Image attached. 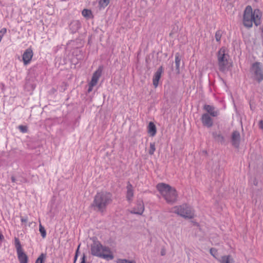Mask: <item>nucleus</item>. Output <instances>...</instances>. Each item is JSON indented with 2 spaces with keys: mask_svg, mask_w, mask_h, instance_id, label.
<instances>
[{
  "mask_svg": "<svg viewBox=\"0 0 263 263\" xmlns=\"http://www.w3.org/2000/svg\"><path fill=\"white\" fill-rule=\"evenodd\" d=\"M262 13L259 9H253L251 6H247L243 13L242 23L245 27L250 28L253 24L256 26L261 24Z\"/></svg>",
  "mask_w": 263,
  "mask_h": 263,
  "instance_id": "1",
  "label": "nucleus"
},
{
  "mask_svg": "<svg viewBox=\"0 0 263 263\" xmlns=\"http://www.w3.org/2000/svg\"><path fill=\"white\" fill-rule=\"evenodd\" d=\"M112 202V195L106 191H101L95 195L93 205L101 212L105 211L106 206Z\"/></svg>",
  "mask_w": 263,
  "mask_h": 263,
  "instance_id": "2",
  "label": "nucleus"
},
{
  "mask_svg": "<svg viewBox=\"0 0 263 263\" xmlns=\"http://www.w3.org/2000/svg\"><path fill=\"white\" fill-rule=\"evenodd\" d=\"M91 254L107 260H111L114 256L110 249L106 246H103L99 241H95L91 246Z\"/></svg>",
  "mask_w": 263,
  "mask_h": 263,
  "instance_id": "3",
  "label": "nucleus"
},
{
  "mask_svg": "<svg viewBox=\"0 0 263 263\" xmlns=\"http://www.w3.org/2000/svg\"><path fill=\"white\" fill-rule=\"evenodd\" d=\"M156 188L167 202L173 203L177 200V194L175 188L164 183H158Z\"/></svg>",
  "mask_w": 263,
  "mask_h": 263,
  "instance_id": "4",
  "label": "nucleus"
},
{
  "mask_svg": "<svg viewBox=\"0 0 263 263\" xmlns=\"http://www.w3.org/2000/svg\"><path fill=\"white\" fill-rule=\"evenodd\" d=\"M172 211L185 218L192 219L195 217L194 210L187 204L174 206Z\"/></svg>",
  "mask_w": 263,
  "mask_h": 263,
  "instance_id": "5",
  "label": "nucleus"
},
{
  "mask_svg": "<svg viewBox=\"0 0 263 263\" xmlns=\"http://www.w3.org/2000/svg\"><path fill=\"white\" fill-rule=\"evenodd\" d=\"M229 55L226 48H221L218 52V63L219 70L224 71L231 66L229 62Z\"/></svg>",
  "mask_w": 263,
  "mask_h": 263,
  "instance_id": "6",
  "label": "nucleus"
},
{
  "mask_svg": "<svg viewBox=\"0 0 263 263\" xmlns=\"http://www.w3.org/2000/svg\"><path fill=\"white\" fill-rule=\"evenodd\" d=\"M251 72L254 80L256 81L259 83L263 80V71L260 63H253L251 68Z\"/></svg>",
  "mask_w": 263,
  "mask_h": 263,
  "instance_id": "7",
  "label": "nucleus"
},
{
  "mask_svg": "<svg viewBox=\"0 0 263 263\" xmlns=\"http://www.w3.org/2000/svg\"><path fill=\"white\" fill-rule=\"evenodd\" d=\"M33 56V50L31 48L26 49L22 55V60L24 65H27L30 63Z\"/></svg>",
  "mask_w": 263,
  "mask_h": 263,
  "instance_id": "8",
  "label": "nucleus"
},
{
  "mask_svg": "<svg viewBox=\"0 0 263 263\" xmlns=\"http://www.w3.org/2000/svg\"><path fill=\"white\" fill-rule=\"evenodd\" d=\"M144 211V206L142 200H138L137 203L136 207L134 208L130 213L133 214L142 215Z\"/></svg>",
  "mask_w": 263,
  "mask_h": 263,
  "instance_id": "9",
  "label": "nucleus"
},
{
  "mask_svg": "<svg viewBox=\"0 0 263 263\" xmlns=\"http://www.w3.org/2000/svg\"><path fill=\"white\" fill-rule=\"evenodd\" d=\"M202 123L204 126L211 127L213 125V120L210 116L207 114H203L201 118Z\"/></svg>",
  "mask_w": 263,
  "mask_h": 263,
  "instance_id": "10",
  "label": "nucleus"
},
{
  "mask_svg": "<svg viewBox=\"0 0 263 263\" xmlns=\"http://www.w3.org/2000/svg\"><path fill=\"white\" fill-rule=\"evenodd\" d=\"M163 72L162 66H160L154 74L153 78V83L155 88H156L159 83V81L161 78V74Z\"/></svg>",
  "mask_w": 263,
  "mask_h": 263,
  "instance_id": "11",
  "label": "nucleus"
},
{
  "mask_svg": "<svg viewBox=\"0 0 263 263\" xmlns=\"http://www.w3.org/2000/svg\"><path fill=\"white\" fill-rule=\"evenodd\" d=\"M203 109L207 112V114L212 117H215L219 115L218 110L215 109V107L213 106L205 105L203 106Z\"/></svg>",
  "mask_w": 263,
  "mask_h": 263,
  "instance_id": "12",
  "label": "nucleus"
},
{
  "mask_svg": "<svg viewBox=\"0 0 263 263\" xmlns=\"http://www.w3.org/2000/svg\"><path fill=\"white\" fill-rule=\"evenodd\" d=\"M101 73L102 70L101 69H98L93 73L91 80L89 83L90 84H91V85L95 86L97 85L98 80L101 77Z\"/></svg>",
  "mask_w": 263,
  "mask_h": 263,
  "instance_id": "13",
  "label": "nucleus"
},
{
  "mask_svg": "<svg viewBox=\"0 0 263 263\" xmlns=\"http://www.w3.org/2000/svg\"><path fill=\"white\" fill-rule=\"evenodd\" d=\"M127 192L126 197L127 201L130 203L133 201L134 197V190L132 185L130 183H128L126 187Z\"/></svg>",
  "mask_w": 263,
  "mask_h": 263,
  "instance_id": "14",
  "label": "nucleus"
},
{
  "mask_svg": "<svg viewBox=\"0 0 263 263\" xmlns=\"http://www.w3.org/2000/svg\"><path fill=\"white\" fill-rule=\"evenodd\" d=\"M232 140L233 145L236 147H238L240 141V134L238 132L235 131L233 133Z\"/></svg>",
  "mask_w": 263,
  "mask_h": 263,
  "instance_id": "15",
  "label": "nucleus"
},
{
  "mask_svg": "<svg viewBox=\"0 0 263 263\" xmlns=\"http://www.w3.org/2000/svg\"><path fill=\"white\" fill-rule=\"evenodd\" d=\"M147 132L150 136L154 137L157 133V129L155 124L150 122L147 126Z\"/></svg>",
  "mask_w": 263,
  "mask_h": 263,
  "instance_id": "16",
  "label": "nucleus"
},
{
  "mask_svg": "<svg viewBox=\"0 0 263 263\" xmlns=\"http://www.w3.org/2000/svg\"><path fill=\"white\" fill-rule=\"evenodd\" d=\"M18 259L20 263H28L27 255L23 251L17 253Z\"/></svg>",
  "mask_w": 263,
  "mask_h": 263,
  "instance_id": "17",
  "label": "nucleus"
},
{
  "mask_svg": "<svg viewBox=\"0 0 263 263\" xmlns=\"http://www.w3.org/2000/svg\"><path fill=\"white\" fill-rule=\"evenodd\" d=\"M219 261L220 263H234V260L230 255L222 256Z\"/></svg>",
  "mask_w": 263,
  "mask_h": 263,
  "instance_id": "18",
  "label": "nucleus"
},
{
  "mask_svg": "<svg viewBox=\"0 0 263 263\" xmlns=\"http://www.w3.org/2000/svg\"><path fill=\"white\" fill-rule=\"evenodd\" d=\"M82 14L84 17L87 18H89L92 17L91 11L90 10L87 9H84V10H83V11H82Z\"/></svg>",
  "mask_w": 263,
  "mask_h": 263,
  "instance_id": "19",
  "label": "nucleus"
},
{
  "mask_svg": "<svg viewBox=\"0 0 263 263\" xmlns=\"http://www.w3.org/2000/svg\"><path fill=\"white\" fill-rule=\"evenodd\" d=\"M15 246L17 251V253L23 251V249L22 248L19 239L17 238H15Z\"/></svg>",
  "mask_w": 263,
  "mask_h": 263,
  "instance_id": "20",
  "label": "nucleus"
},
{
  "mask_svg": "<svg viewBox=\"0 0 263 263\" xmlns=\"http://www.w3.org/2000/svg\"><path fill=\"white\" fill-rule=\"evenodd\" d=\"M156 151V144L155 142H151L149 143V148L148 150V154L150 155H153Z\"/></svg>",
  "mask_w": 263,
  "mask_h": 263,
  "instance_id": "21",
  "label": "nucleus"
},
{
  "mask_svg": "<svg viewBox=\"0 0 263 263\" xmlns=\"http://www.w3.org/2000/svg\"><path fill=\"white\" fill-rule=\"evenodd\" d=\"M110 0H100L99 6L100 8H105L109 3Z\"/></svg>",
  "mask_w": 263,
  "mask_h": 263,
  "instance_id": "22",
  "label": "nucleus"
},
{
  "mask_svg": "<svg viewBox=\"0 0 263 263\" xmlns=\"http://www.w3.org/2000/svg\"><path fill=\"white\" fill-rule=\"evenodd\" d=\"M175 64H176V67L177 70H179L180 68V64L181 61V59L179 57V53H176L175 55Z\"/></svg>",
  "mask_w": 263,
  "mask_h": 263,
  "instance_id": "23",
  "label": "nucleus"
},
{
  "mask_svg": "<svg viewBox=\"0 0 263 263\" xmlns=\"http://www.w3.org/2000/svg\"><path fill=\"white\" fill-rule=\"evenodd\" d=\"M45 258H46V255L42 253L37 258V259L35 261V263H43Z\"/></svg>",
  "mask_w": 263,
  "mask_h": 263,
  "instance_id": "24",
  "label": "nucleus"
},
{
  "mask_svg": "<svg viewBox=\"0 0 263 263\" xmlns=\"http://www.w3.org/2000/svg\"><path fill=\"white\" fill-rule=\"evenodd\" d=\"M39 231L41 234V235L43 238H45L46 236V232L45 228L42 226L41 224H40L39 226Z\"/></svg>",
  "mask_w": 263,
  "mask_h": 263,
  "instance_id": "25",
  "label": "nucleus"
},
{
  "mask_svg": "<svg viewBox=\"0 0 263 263\" xmlns=\"http://www.w3.org/2000/svg\"><path fill=\"white\" fill-rule=\"evenodd\" d=\"M117 263H135L134 261H129L125 259H118L116 260Z\"/></svg>",
  "mask_w": 263,
  "mask_h": 263,
  "instance_id": "26",
  "label": "nucleus"
},
{
  "mask_svg": "<svg viewBox=\"0 0 263 263\" xmlns=\"http://www.w3.org/2000/svg\"><path fill=\"white\" fill-rule=\"evenodd\" d=\"M7 32V29L6 28H3L0 30V42H1L4 35Z\"/></svg>",
  "mask_w": 263,
  "mask_h": 263,
  "instance_id": "27",
  "label": "nucleus"
},
{
  "mask_svg": "<svg viewBox=\"0 0 263 263\" xmlns=\"http://www.w3.org/2000/svg\"><path fill=\"white\" fill-rule=\"evenodd\" d=\"M18 129L23 133H26L28 131V128L26 126L20 125L18 126Z\"/></svg>",
  "mask_w": 263,
  "mask_h": 263,
  "instance_id": "28",
  "label": "nucleus"
},
{
  "mask_svg": "<svg viewBox=\"0 0 263 263\" xmlns=\"http://www.w3.org/2000/svg\"><path fill=\"white\" fill-rule=\"evenodd\" d=\"M221 37V33L219 31H218L215 33V39L217 41H220Z\"/></svg>",
  "mask_w": 263,
  "mask_h": 263,
  "instance_id": "29",
  "label": "nucleus"
},
{
  "mask_svg": "<svg viewBox=\"0 0 263 263\" xmlns=\"http://www.w3.org/2000/svg\"><path fill=\"white\" fill-rule=\"evenodd\" d=\"M211 254L214 257H215V254L217 253V250L214 248H212L210 250Z\"/></svg>",
  "mask_w": 263,
  "mask_h": 263,
  "instance_id": "30",
  "label": "nucleus"
},
{
  "mask_svg": "<svg viewBox=\"0 0 263 263\" xmlns=\"http://www.w3.org/2000/svg\"><path fill=\"white\" fill-rule=\"evenodd\" d=\"M259 127L261 129L263 130V120H260L259 122Z\"/></svg>",
  "mask_w": 263,
  "mask_h": 263,
  "instance_id": "31",
  "label": "nucleus"
},
{
  "mask_svg": "<svg viewBox=\"0 0 263 263\" xmlns=\"http://www.w3.org/2000/svg\"><path fill=\"white\" fill-rule=\"evenodd\" d=\"M88 85H89V88H88V92H91L92 90L93 87L95 86L91 85V84H90V83H89Z\"/></svg>",
  "mask_w": 263,
  "mask_h": 263,
  "instance_id": "32",
  "label": "nucleus"
},
{
  "mask_svg": "<svg viewBox=\"0 0 263 263\" xmlns=\"http://www.w3.org/2000/svg\"><path fill=\"white\" fill-rule=\"evenodd\" d=\"M21 220L22 222H27L28 221L27 217H21Z\"/></svg>",
  "mask_w": 263,
  "mask_h": 263,
  "instance_id": "33",
  "label": "nucleus"
},
{
  "mask_svg": "<svg viewBox=\"0 0 263 263\" xmlns=\"http://www.w3.org/2000/svg\"><path fill=\"white\" fill-rule=\"evenodd\" d=\"M79 247H80V246H79L78 248V249H77V252H76V255H75V257H74V263L76 262V260H77V257H78L77 253H78V250H79Z\"/></svg>",
  "mask_w": 263,
  "mask_h": 263,
  "instance_id": "34",
  "label": "nucleus"
},
{
  "mask_svg": "<svg viewBox=\"0 0 263 263\" xmlns=\"http://www.w3.org/2000/svg\"><path fill=\"white\" fill-rule=\"evenodd\" d=\"M80 263H86L85 262V256L83 255V257H82L81 261Z\"/></svg>",
  "mask_w": 263,
  "mask_h": 263,
  "instance_id": "35",
  "label": "nucleus"
},
{
  "mask_svg": "<svg viewBox=\"0 0 263 263\" xmlns=\"http://www.w3.org/2000/svg\"><path fill=\"white\" fill-rule=\"evenodd\" d=\"M3 239H4V236H3V235L1 233H0V240H3Z\"/></svg>",
  "mask_w": 263,
  "mask_h": 263,
  "instance_id": "36",
  "label": "nucleus"
},
{
  "mask_svg": "<svg viewBox=\"0 0 263 263\" xmlns=\"http://www.w3.org/2000/svg\"><path fill=\"white\" fill-rule=\"evenodd\" d=\"M164 252L162 253V255H163Z\"/></svg>",
  "mask_w": 263,
  "mask_h": 263,
  "instance_id": "37",
  "label": "nucleus"
},
{
  "mask_svg": "<svg viewBox=\"0 0 263 263\" xmlns=\"http://www.w3.org/2000/svg\"><path fill=\"white\" fill-rule=\"evenodd\" d=\"M164 252L162 253V255H163Z\"/></svg>",
  "mask_w": 263,
  "mask_h": 263,
  "instance_id": "38",
  "label": "nucleus"
}]
</instances>
